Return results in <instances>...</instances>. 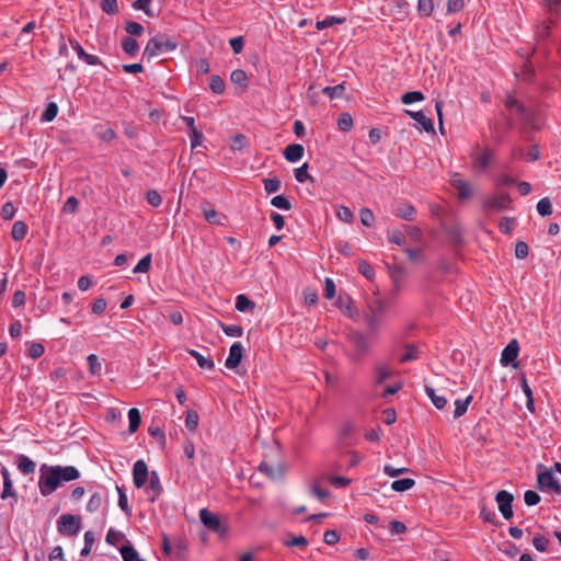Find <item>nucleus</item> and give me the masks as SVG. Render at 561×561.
Returning a JSON list of instances; mask_svg holds the SVG:
<instances>
[{
	"instance_id": "nucleus-1",
	"label": "nucleus",
	"mask_w": 561,
	"mask_h": 561,
	"mask_svg": "<svg viewBox=\"0 0 561 561\" xmlns=\"http://www.w3.org/2000/svg\"><path fill=\"white\" fill-rule=\"evenodd\" d=\"M80 478V471L73 466H47L41 467L38 489L43 496H48L57 490L61 482H69Z\"/></svg>"
},
{
	"instance_id": "nucleus-2",
	"label": "nucleus",
	"mask_w": 561,
	"mask_h": 561,
	"mask_svg": "<svg viewBox=\"0 0 561 561\" xmlns=\"http://www.w3.org/2000/svg\"><path fill=\"white\" fill-rule=\"evenodd\" d=\"M386 311V301L379 298L376 293L371 297L367 298L364 318L367 327L371 331H377L381 328Z\"/></svg>"
},
{
	"instance_id": "nucleus-3",
	"label": "nucleus",
	"mask_w": 561,
	"mask_h": 561,
	"mask_svg": "<svg viewBox=\"0 0 561 561\" xmlns=\"http://www.w3.org/2000/svg\"><path fill=\"white\" fill-rule=\"evenodd\" d=\"M178 48V43L169 35L159 33L151 37L142 53V59L150 61L152 58L165 53L173 51Z\"/></svg>"
},
{
	"instance_id": "nucleus-4",
	"label": "nucleus",
	"mask_w": 561,
	"mask_h": 561,
	"mask_svg": "<svg viewBox=\"0 0 561 561\" xmlns=\"http://www.w3.org/2000/svg\"><path fill=\"white\" fill-rule=\"evenodd\" d=\"M504 105L507 110L515 113L516 116L522 119L525 124L530 125L535 129H539L540 125L536 121L535 113L527 108L513 95H507L504 100Z\"/></svg>"
},
{
	"instance_id": "nucleus-5",
	"label": "nucleus",
	"mask_w": 561,
	"mask_h": 561,
	"mask_svg": "<svg viewBox=\"0 0 561 561\" xmlns=\"http://www.w3.org/2000/svg\"><path fill=\"white\" fill-rule=\"evenodd\" d=\"M539 491H553L561 495V484L556 479L552 470L546 468L542 463L537 465V484Z\"/></svg>"
},
{
	"instance_id": "nucleus-6",
	"label": "nucleus",
	"mask_w": 561,
	"mask_h": 561,
	"mask_svg": "<svg viewBox=\"0 0 561 561\" xmlns=\"http://www.w3.org/2000/svg\"><path fill=\"white\" fill-rule=\"evenodd\" d=\"M80 528V517L72 514H62L57 522L58 533L64 536H76Z\"/></svg>"
},
{
	"instance_id": "nucleus-7",
	"label": "nucleus",
	"mask_w": 561,
	"mask_h": 561,
	"mask_svg": "<svg viewBox=\"0 0 561 561\" xmlns=\"http://www.w3.org/2000/svg\"><path fill=\"white\" fill-rule=\"evenodd\" d=\"M201 522L211 531L217 533L220 537L227 534V526H225L219 517L210 512L208 508H202L199 511Z\"/></svg>"
},
{
	"instance_id": "nucleus-8",
	"label": "nucleus",
	"mask_w": 561,
	"mask_h": 561,
	"mask_svg": "<svg viewBox=\"0 0 561 561\" xmlns=\"http://www.w3.org/2000/svg\"><path fill=\"white\" fill-rule=\"evenodd\" d=\"M511 202H512V199L508 194L493 195V196H490V197L483 199L482 209L484 211H488V210L502 211V210L510 208Z\"/></svg>"
},
{
	"instance_id": "nucleus-9",
	"label": "nucleus",
	"mask_w": 561,
	"mask_h": 561,
	"mask_svg": "<svg viewBox=\"0 0 561 561\" xmlns=\"http://www.w3.org/2000/svg\"><path fill=\"white\" fill-rule=\"evenodd\" d=\"M495 501L503 518L506 520L511 519L514 515L512 507V503L514 501L513 494L506 490H501L495 494Z\"/></svg>"
},
{
	"instance_id": "nucleus-10",
	"label": "nucleus",
	"mask_w": 561,
	"mask_h": 561,
	"mask_svg": "<svg viewBox=\"0 0 561 561\" xmlns=\"http://www.w3.org/2000/svg\"><path fill=\"white\" fill-rule=\"evenodd\" d=\"M150 472L144 460H137L133 468L134 484L137 489L142 488L148 480Z\"/></svg>"
},
{
	"instance_id": "nucleus-11",
	"label": "nucleus",
	"mask_w": 561,
	"mask_h": 561,
	"mask_svg": "<svg viewBox=\"0 0 561 561\" xmlns=\"http://www.w3.org/2000/svg\"><path fill=\"white\" fill-rule=\"evenodd\" d=\"M69 44L73 48V50H76L78 57L82 61H84L87 65H90V66L102 65L101 59L95 55L85 53V50L82 48V46L79 44V42L77 39L69 38Z\"/></svg>"
},
{
	"instance_id": "nucleus-12",
	"label": "nucleus",
	"mask_w": 561,
	"mask_h": 561,
	"mask_svg": "<svg viewBox=\"0 0 561 561\" xmlns=\"http://www.w3.org/2000/svg\"><path fill=\"white\" fill-rule=\"evenodd\" d=\"M242 352L243 348L240 342H236L230 346L229 355L225 363L228 369H234L239 366L242 359Z\"/></svg>"
},
{
	"instance_id": "nucleus-13",
	"label": "nucleus",
	"mask_w": 561,
	"mask_h": 561,
	"mask_svg": "<svg viewBox=\"0 0 561 561\" xmlns=\"http://www.w3.org/2000/svg\"><path fill=\"white\" fill-rule=\"evenodd\" d=\"M350 342L354 345L356 348L357 355L362 356L366 354L369 350V342L368 339L360 332H352L348 335Z\"/></svg>"
},
{
	"instance_id": "nucleus-14",
	"label": "nucleus",
	"mask_w": 561,
	"mask_h": 561,
	"mask_svg": "<svg viewBox=\"0 0 561 561\" xmlns=\"http://www.w3.org/2000/svg\"><path fill=\"white\" fill-rule=\"evenodd\" d=\"M519 345L517 340H512L503 350L501 356V364L507 366L512 364L518 356Z\"/></svg>"
},
{
	"instance_id": "nucleus-15",
	"label": "nucleus",
	"mask_w": 561,
	"mask_h": 561,
	"mask_svg": "<svg viewBox=\"0 0 561 561\" xmlns=\"http://www.w3.org/2000/svg\"><path fill=\"white\" fill-rule=\"evenodd\" d=\"M389 276L393 283L394 290L399 291L403 279L405 278V270L400 265H391L387 263Z\"/></svg>"
},
{
	"instance_id": "nucleus-16",
	"label": "nucleus",
	"mask_w": 561,
	"mask_h": 561,
	"mask_svg": "<svg viewBox=\"0 0 561 561\" xmlns=\"http://www.w3.org/2000/svg\"><path fill=\"white\" fill-rule=\"evenodd\" d=\"M149 484H148V491L151 492V495L149 497L150 502H154L158 496H160L163 492L162 484L160 482V477L157 471L152 470L149 476Z\"/></svg>"
},
{
	"instance_id": "nucleus-17",
	"label": "nucleus",
	"mask_w": 561,
	"mask_h": 561,
	"mask_svg": "<svg viewBox=\"0 0 561 561\" xmlns=\"http://www.w3.org/2000/svg\"><path fill=\"white\" fill-rule=\"evenodd\" d=\"M304 152L305 148L302 145L291 144L284 149L283 154L287 161L297 162L302 158Z\"/></svg>"
},
{
	"instance_id": "nucleus-18",
	"label": "nucleus",
	"mask_w": 561,
	"mask_h": 561,
	"mask_svg": "<svg viewBox=\"0 0 561 561\" xmlns=\"http://www.w3.org/2000/svg\"><path fill=\"white\" fill-rule=\"evenodd\" d=\"M493 151L489 148H485L482 153H476L472 156L473 165L481 170H485L493 159Z\"/></svg>"
},
{
	"instance_id": "nucleus-19",
	"label": "nucleus",
	"mask_w": 561,
	"mask_h": 561,
	"mask_svg": "<svg viewBox=\"0 0 561 561\" xmlns=\"http://www.w3.org/2000/svg\"><path fill=\"white\" fill-rule=\"evenodd\" d=\"M187 353L193 358L196 359L198 366L202 369L213 370L215 368V363L210 356H204L203 354H201L199 352H197L196 350H193V348L187 350Z\"/></svg>"
},
{
	"instance_id": "nucleus-20",
	"label": "nucleus",
	"mask_w": 561,
	"mask_h": 561,
	"mask_svg": "<svg viewBox=\"0 0 561 561\" xmlns=\"http://www.w3.org/2000/svg\"><path fill=\"white\" fill-rule=\"evenodd\" d=\"M407 113L417 122L425 131L431 133L434 131V124L431 118H428L422 111L412 112L407 111Z\"/></svg>"
},
{
	"instance_id": "nucleus-21",
	"label": "nucleus",
	"mask_w": 561,
	"mask_h": 561,
	"mask_svg": "<svg viewBox=\"0 0 561 561\" xmlns=\"http://www.w3.org/2000/svg\"><path fill=\"white\" fill-rule=\"evenodd\" d=\"M415 215L416 209L411 204H402L394 210V216L409 221H413L415 219Z\"/></svg>"
},
{
	"instance_id": "nucleus-22",
	"label": "nucleus",
	"mask_w": 561,
	"mask_h": 561,
	"mask_svg": "<svg viewBox=\"0 0 561 561\" xmlns=\"http://www.w3.org/2000/svg\"><path fill=\"white\" fill-rule=\"evenodd\" d=\"M16 465L19 470L23 474H31L35 471V462L25 455H19L16 458Z\"/></svg>"
},
{
	"instance_id": "nucleus-23",
	"label": "nucleus",
	"mask_w": 561,
	"mask_h": 561,
	"mask_svg": "<svg viewBox=\"0 0 561 561\" xmlns=\"http://www.w3.org/2000/svg\"><path fill=\"white\" fill-rule=\"evenodd\" d=\"M453 185L458 191V197L460 199L469 198L472 195V187L469 182L455 180Z\"/></svg>"
},
{
	"instance_id": "nucleus-24",
	"label": "nucleus",
	"mask_w": 561,
	"mask_h": 561,
	"mask_svg": "<svg viewBox=\"0 0 561 561\" xmlns=\"http://www.w3.org/2000/svg\"><path fill=\"white\" fill-rule=\"evenodd\" d=\"M208 206H210L209 203H205L203 206H202V210H203V215H204V218L209 222V224H213V225H224L222 220H221V217L219 216V214L214 209V208H208Z\"/></svg>"
},
{
	"instance_id": "nucleus-25",
	"label": "nucleus",
	"mask_w": 561,
	"mask_h": 561,
	"mask_svg": "<svg viewBox=\"0 0 561 561\" xmlns=\"http://www.w3.org/2000/svg\"><path fill=\"white\" fill-rule=\"evenodd\" d=\"M393 371L386 365H377L375 367V383L377 386L383 383L392 376Z\"/></svg>"
},
{
	"instance_id": "nucleus-26",
	"label": "nucleus",
	"mask_w": 561,
	"mask_h": 561,
	"mask_svg": "<svg viewBox=\"0 0 561 561\" xmlns=\"http://www.w3.org/2000/svg\"><path fill=\"white\" fill-rule=\"evenodd\" d=\"M425 392L436 409L443 410L447 405V399L444 396H438L432 387L425 386Z\"/></svg>"
},
{
	"instance_id": "nucleus-27",
	"label": "nucleus",
	"mask_w": 561,
	"mask_h": 561,
	"mask_svg": "<svg viewBox=\"0 0 561 561\" xmlns=\"http://www.w3.org/2000/svg\"><path fill=\"white\" fill-rule=\"evenodd\" d=\"M255 302L249 299L245 295H239L236 299V309L240 312L253 311Z\"/></svg>"
},
{
	"instance_id": "nucleus-28",
	"label": "nucleus",
	"mask_w": 561,
	"mask_h": 561,
	"mask_svg": "<svg viewBox=\"0 0 561 561\" xmlns=\"http://www.w3.org/2000/svg\"><path fill=\"white\" fill-rule=\"evenodd\" d=\"M436 0H419L417 1V14L421 18H427L433 14L434 3Z\"/></svg>"
},
{
	"instance_id": "nucleus-29",
	"label": "nucleus",
	"mask_w": 561,
	"mask_h": 561,
	"mask_svg": "<svg viewBox=\"0 0 561 561\" xmlns=\"http://www.w3.org/2000/svg\"><path fill=\"white\" fill-rule=\"evenodd\" d=\"M128 420H129L128 431H129V433L133 434L138 430L140 423H141V415L137 408H131L128 411Z\"/></svg>"
},
{
	"instance_id": "nucleus-30",
	"label": "nucleus",
	"mask_w": 561,
	"mask_h": 561,
	"mask_svg": "<svg viewBox=\"0 0 561 561\" xmlns=\"http://www.w3.org/2000/svg\"><path fill=\"white\" fill-rule=\"evenodd\" d=\"M27 230H28V228L24 221H22V220L15 221L12 227V232H11L12 238L15 241H21L26 237Z\"/></svg>"
},
{
	"instance_id": "nucleus-31",
	"label": "nucleus",
	"mask_w": 561,
	"mask_h": 561,
	"mask_svg": "<svg viewBox=\"0 0 561 561\" xmlns=\"http://www.w3.org/2000/svg\"><path fill=\"white\" fill-rule=\"evenodd\" d=\"M517 77H519V79L522 81H524V82L534 83L535 77H536V72H535L530 61H526L524 64L523 69L517 75Z\"/></svg>"
},
{
	"instance_id": "nucleus-32",
	"label": "nucleus",
	"mask_w": 561,
	"mask_h": 561,
	"mask_svg": "<svg viewBox=\"0 0 561 561\" xmlns=\"http://www.w3.org/2000/svg\"><path fill=\"white\" fill-rule=\"evenodd\" d=\"M259 471L264 473L266 477H268L272 480H276L282 477V471L278 468H275L265 461H263L259 465Z\"/></svg>"
},
{
	"instance_id": "nucleus-33",
	"label": "nucleus",
	"mask_w": 561,
	"mask_h": 561,
	"mask_svg": "<svg viewBox=\"0 0 561 561\" xmlns=\"http://www.w3.org/2000/svg\"><path fill=\"white\" fill-rule=\"evenodd\" d=\"M345 83H340L334 87H325L322 89V93L328 95L331 100L342 98L345 92Z\"/></svg>"
},
{
	"instance_id": "nucleus-34",
	"label": "nucleus",
	"mask_w": 561,
	"mask_h": 561,
	"mask_svg": "<svg viewBox=\"0 0 561 561\" xmlns=\"http://www.w3.org/2000/svg\"><path fill=\"white\" fill-rule=\"evenodd\" d=\"M405 352L400 357V363H408L419 358V348L414 344H405Z\"/></svg>"
},
{
	"instance_id": "nucleus-35",
	"label": "nucleus",
	"mask_w": 561,
	"mask_h": 561,
	"mask_svg": "<svg viewBox=\"0 0 561 561\" xmlns=\"http://www.w3.org/2000/svg\"><path fill=\"white\" fill-rule=\"evenodd\" d=\"M415 485V481L410 478L396 480L391 483V489L396 492H404L412 489Z\"/></svg>"
},
{
	"instance_id": "nucleus-36",
	"label": "nucleus",
	"mask_w": 561,
	"mask_h": 561,
	"mask_svg": "<svg viewBox=\"0 0 561 561\" xmlns=\"http://www.w3.org/2000/svg\"><path fill=\"white\" fill-rule=\"evenodd\" d=\"M121 554H122V558L124 561H146V560L139 558L138 552L130 545L123 546L121 548Z\"/></svg>"
},
{
	"instance_id": "nucleus-37",
	"label": "nucleus",
	"mask_w": 561,
	"mask_h": 561,
	"mask_svg": "<svg viewBox=\"0 0 561 561\" xmlns=\"http://www.w3.org/2000/svg\"><path fill=\"white\" fill-rule=\"evenodd\" d=\"M209 88L216 94H222L226 89L224 79L218 75H213L209 79Z\"/></svg>"
},
{
	"instance_id": "nucleus-38",
	"label": "nucleus",
	"mask_w": 561,
	"mask_h": 561,
	"mask_svg": "<svg viewBox=\"0 0 561 561\" xmlns=\"http://www.w3.org/2000/svg\"><path fill=\"white\" fill-rule=\"evenodd\" d=\"M472 401V396H468L465 400L458 399L455 402L454 417L458 419L462 416L468 409V405Z\"/></svg>"
},
{
	"instance_id": "nucleus-39",
	"label": "nucleus",
	"mask_w": 561,
	"mask_h": 561,
	"mask_svg": "<svg viewBox=\"0 0 561 561\" xmlns=\"http://www.w3.org/2000/svg\"><path fill=\"white\" fill-rule=\"evenodd\" d=\"M122 48L126 54L134 56L138 51L139 45L134 37L126 36L122 41Z\"/></svg>"
},
{
	"instance_id": "nucleus-40",
	"label": "nucleus",
	"mask_w": 561,
	"mask_h": 561,
	"mask_svg": "<svg viewBox=\"0 0 561 561\" xmlns=\"http://www.w3.org/2000/svg\"><path fill=\"white\" fill-rule=\"evenodd\" d=\"M262 182L264 184V190L267 194L278 192L282 186V182L277 176L263 179Z\"/></svg>"
},
{
	"instance_id": "nucleus-41",
	"label": "nucleus",
	"mask_w": 561,
	"mask_h": 561,
	"mask_svg": "<svg viewBox=\"0 0 561 561\" xmlns=\"http://www.w3.org/2000/svg\"><path fill=\"white\" fill-rule=\"evenodd\" d=\"M152 0H135L133 3H131V7L135 9V10H141L144 11V13L146 15H148L149 18H154L157 16V13H154L151 8H150V3H151Z\"/></svg>"
},
{
	"instance_id": "nucleus-42",
	"label": "nucleus",
	"mask_w": 561,
	"mask_h": 561,
	"mask_svg": "<svg viewBox=\"0 0 561 561\" xmlns=\"http://www.w3.org/2000/svg\"><path fill=\"white\" fill-rule=\"evenodd\" d=\"M344 22H345L344 18L328 16L322 21H317L316 27H317V30L322 31V30L331 27L335 24H343Z\"/></svg>"
},
{
	"instance_id": "nucleus-43",
	"label": "nucleus",
	"mask_w": 561,
	"mask_h": 561,
	"mask_svg": "<svg viewBox=\"0 0 561 561\" xmlns=\"http://www.w3.org/2000/svg\"><path fill=\"white\" fill-rule=\"evenodd\" d=\"M537 211L542 217L550 216L552 214V211H553L551 201L548 197L541 198L537 203Z\"/></svg>"
},
{
	"instance_id": "nucleus-44",
	"label": "nucleus",
	"mask_w": 561,
	"mask_h": 561,
	"mask_svg": "<svg viewBox=\"0 0 561 561\" xmlns=\"http://www.w3.org/2000/svg\"><path fill=\"white\" fill-rule=\"evenodd\" d=\"M337 127L342 131H350L353 127V117L350 113L344 112L337 118Z\"/></svg>"
},
{
	"instance_id": "nucleus-45",
	"label": "nucleus",
	"mask_w": 561,
	"mask_h": 561,
	"mask_svg": "<svg viewBox=\"0 0 561 561\" xmlns=\"http://www.w3.org/2000/svg\"><path fill=\"white\" fill-rule=\"evenodd\" d=\"M103 502V496L101 493L95 492L91 495L88 504H87V511L90 513H94L100 510Z\"/></svg>"
},
{
	"instance_id": "nucleus-46",
	"label": "nucleus",
	"mask_w": 561,
	"mask_h": 561,
	"mask_svg": "<svg viewBox=\"0 0 561 561\" xmlns=\"http://www.w3.org/2000/svg\"><path fill=\"white\" fill-rule=\"evenodd\" d=\"M220 328L228 336L240 337L243 334V329L241 325L220 323Z\"/></svg>"
},
{
	"instance_id": "nucleus-47",
	"label": "nucleus",
	"mask_w": 561,
	"mask_h": 561,
	"mask_svg": "<svg viewBox=\"0 0 561 561\" xmlns=\"http://www.w3.org/2000/svg\"><path fill=\"white\" fill-rule=\"evenodd\" d=\"M230 80L233 84L243 85L247 88L248 76L242 69H234L230 75Z\"/></svg>"
},
{
	"instance_id": "nucleus-48",
	"label": "nucleus",
	"mask_w": 561,
	"mask_h": 561,
	"mask_svg": "<svg viewBox=\"0 0 561 561\" xmlns=\"http://www.w3.org/2000/svg\"><path fill=\"white\" fill-rule=\"evenodd\" d=\"M58 114V106L55 102H50L47 104L45 111L42 114L43 122H51Z\"/></svg>"
},
{
	"instance_id": "nucleus-49",
	"label": "nucleus",
	"mask_w": 561,
	"mask_h": 561,
	"mask_svg": "<svg viewBox=\"0 0 561 561\" xmlns=\"http://www.w3.org/2000/svg\"><path fill=\"white\" fill-rule=\"evenodd\" d=\"M198 422H199L198 413L193 410L187 411L186 417H185V426L190 431L194 432L198 426Z\"/></svg>"
},
{
	"instance_id": "nucleus-50",
	"label": "nucleus",
	"mask_w": 561,
	"mask_h": 561,
	"mask_svg": "<svg viewBox=\"0 0 561 561\" xmlns=\"http://www.w3.org/2000/svg\"><path fill=\"white\" fill-rule=\"evenodd\" d=\"M358 272L369 280L375 277L374 267L365 260L358 261Z\"/></svg>"
},
{
	"instance_id": "nucleus-51",
	"label": "nucleus",
	"mask_w": 561,
	"mask_h": 561,
	"mask_svg": "<svg viewBox=\"0 0 561 561\" xmlns=\"http://www.w3.org/2000/svg\"><path fill=\"white\" fill-rule=\"evenodd\" d=\"M271 204L276 207V208H279V209H283V210H290L291 209V204L290 202L288 201V198L284 195H277V196H274L272 199H271Z\"/></svg>"
},
{
	"instance_id": "nucleus-52",
	"label": "nucleus",
	"mask_w": 561,
	"mask_h": 561,
	"mask_svg": "<svg viewBox=\"0 0 561 561\" xmlns=\"http://www.w3.org/2000/svg\"><path fill=\"white\" fill-rule=\"evenodd\" d=\"M423 100H424V94L420 91L407 92L401 96V102L403 104H412L414 102H420Z\"/></svg>"
},
{
	"instance_id": "nucleus-53",
	"label": "nucleus",
	"mask_w": 561,
	"mask_h": 561,
	"mask_svg": "<svg viewBox=\"0 0 561 561\" xmlns=\"http://www.w3.org/2000/svg\"><path fill=\"white\" fill-rule=\"evenodd\" d=\"M151 267V254L145 255L134 267L133 273H147Z\"/></svg>"
},
{
	"instance_id": "nucleus-54",
	"label": "nucleus",
	"mask_w": 561,
	"mask_h": 561,
	"mask_svg": "<svg viewBox=\"0 0 561 561\" xmlns=\"http://www.w3.org/2000/svg\"><path fill=\"white\" fill-rule=\"evenodd\" d=\"M308 163H304L301 167L295 170V178L299 183H305L310 180L313 181L312 176L308 173Z\"/></svg>"
},
{
	"instance_id": "nucleus-55",
	"label": "nucleus",
	"mask_w": 561,
	"mask_h": 561,
	"mask_svg": "<svg viewBox=\"0 0 561 561\" xmlns=\"http://www.w3.org/2000/svg\"><path fill=\"white\" fill-rule=\"evenodd\" d=\"M360 222L365 227H373L375 224V216L374 213L369 208H362L359 213Z\"/></svg>"
},
{
	"instance_id": "nucleus-56",
	"label": "nucleus",
	"mask_w": 561,
	"mask_h": 561,
	"mask_svg": "<svg viewBox=\"0 0 561 561\" xmlns=\"http://www.w3.org/2000/svg\"><path fill=\"white\" fill-rule=\"evenodd\" d=\"M94 534L91 530L85 531L84 534V547L82 548L80 554L81 557H87L90 554L92 546L94 543Z\"/></svg>"
},
{
	"instance_id": "nucleus-57",
	"label": "nucleus",
	"mask_w": 561,
	"mask_h": 561,
	"mask_svg": "<svg viewBox=\"0 0 561 561\" xmlns=\"http://www.w3.org/2000/svg\"><path fill=\"white\" fill-rule=\"evenodd\" d=\"M87 362L89 365V370L92 375H99L102 369V365L95 354H90L87 357Z\"/></svg>"
},
{
	"instance_id": "nucleus-58",
	"label": "nucleus",
	"mask_w": 561,
	"mask_h": 561,
	"mask_svg": "<svg viewBox=\"0 0 561 561\" xmlns=\"http://www.w3.org/2000/svg\"><path fill=\"white\" fill-rule=\"evenodd\" d=\"M549 543H550L549 539L546 538L545 536L537 535L533 538L534 547L536 548V550H538L540 552L548 551Z\"/></svg>"
},
{
	"instance_id": "nucleus-59",
	"label": "nucleus",
	"mask_w": 561,
	"mask_h": 561,
	"mask_svg": "<svg viewBox=\"0 0 561 561\" xmlns=\"http://www.w3.org/2000/svg\"><path fill=\"white\" fill-rule=\"evenodd\" d=\"M125 31L131 36H140L144 33V26L135 21L125 24Z\"/></svg>"
},
{
	"instance_id": "nucleus-60",
	"label": "nucleus",
	"mask_w": 561,
	"mask_h": 561,
	"mask_svg": "<svg viewBox=\"0 0 561 561\" xmlns=\"http://www.w3.org/2000/svg\"><path fill=\"white\" fill-rule=\"evenodd\" d=\"M336 216L340 220L347 222V224H351L354 219L353 213L346 206H340L336 211Z\"/></svg>"
},
{
	"instance_id": "nucleus-61",
	"label": "nucleus",
	"mask_w": 561,
	"mask_h": 561,
	"mask_svg": "<svg viewBox=\"0 0 561 561\" xmlns=\"http://www.w3.org/2000/svg\"><path fill=\"white\" fill-rule=\"evenodd\" d=\"M101 9L107 14H116L118 12L116 0H101Z\"/></svg>"
},
{
	"instance_id": "nucleus-62",
	"label": "nucleus",
	"mask_w": 561,
	"mask_h": 561,
	"mask_svg": "<svg viewBox=\"0 0 561 561\" xmlns=\"http://www.w3.org/2000/svg\"><path fill=\"white\" fill-rule=\"evenodd\" d=\"M528 253H529L528 244L524 241H517L515 244V256L517 259L523 260L528 256Z\"/></svg>"
},
{
	"instance_id": "nucleus-63",
	"label": "nucleus",
	"mask_w": 561,
	"mask_h": 561,
	"mask_svg": "<svg viewBox=\"0 0 561 561\" xmlns=\"http://www.w3.org/2000/svg\"><path fill=\"white\" fill-rule=\"evenodd\" d=\"M79 201L75 196H70L67 198L66 203L62 206V211L67 214H73L78 210Z\"/></svg>"
},
{
	"instance_id": "nucleus-64",
	"label": "nucleus",
	"mask_w": 561,
	"mask_h": 561,
	"mask_svg": "<svg viewBox=\"0 0 561 561\" xmlns=\"http://www.w3.org/2000/svg\"><path fill=\"white\" fill-rule=\"evenodd\" d=\"M146 198L147 202L153 207H158L162 203V197L156 190H149L146 194Z\"/></svg>"
}]
</instances>
